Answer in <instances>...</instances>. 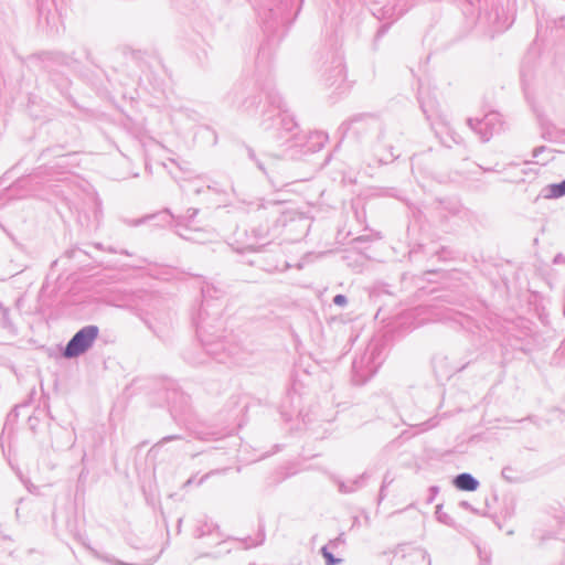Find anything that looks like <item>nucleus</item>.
I'll return each mask as SVG.
<instances>
[{"mask_svg":"<svg viewBox=\"0 0 565 565\" xmlns=\"http://www.w3.org/2000/svg\"><path fill=\"white\" fill-rule=\"evenodd\" d=\"M322 554L323 557L327 559L328 565H337V563L340 562V559H335L327 548H322Z\"/></svg>","mask_w":565,"mask_h":565,"instance_id":"nucleus-4","label":"nucleus"},{"mask_svg":"<svg viewBox=\"0 0 565 565\" xmlns=\"http://www.w3.org/2000/svg\"><path fill=\"white\" fill-rule=\"evenodd\" d=\"M455 486L463 491H475L478 488V482L468 473L459 475L455 481Z\"/></svg>","mask_w":565,"mask_h":565,"instance_id":"nucleus-2","label":"nucleus"},{"mask_svg":"<svg viewBox=\"0 0 565 565\" xmlns=\"http://www.w3.org/2000/svg\"><path fill=\"white\" fill-rule=\"evenodd\" d=\"M98 335V328L88 326L81 329L67 343L64 356L75 358L88 350Z\"/></svg>","mask_w":565,"mask_h":565,"instance_id":"nucleus-1","label":"nucleus"},{"mask_svg":"<svg viewBox=\"0 0 565 565\" xmlns=\"http://www.w3.org/2000/svg\"><path fill=\"white\" fill-rule=\"evenodd\" d=\"M333 300H334V303L338 306H343L347 303V299L343 295L335 296Z\"/></svg>","mask_w":565,"mask_h":565,"instance_id":"nucleus-5","label":"nucleus"},{"mask_svg":"<svg viewBox=\"0 0 565 565\" xmlns=\"http://www.w3.org/2000/svg\"><path fill=\"white\" fill-rule=\"evenodd\" d=\"M565 195V180L558 184H551L547 188L546 198L556 199Z\"/></svg>","mask_w":565,"mask_h":565,"instance_id":"nucleus-3","label":"nucleus"}]
</instances>
